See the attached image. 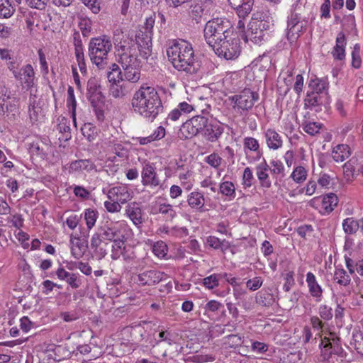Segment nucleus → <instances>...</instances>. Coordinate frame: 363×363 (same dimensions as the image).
I'll list each match as a JSON object with an SVG mask.
<instances>
[{"mask_svg":"<svg viewBox=\"0 0 363 363\" xmlns=\"http://www.w3.org/2000/svg\"><path fill=\"white\" fill-rule=\"evenodd\" d=\"M167 55L173 67L189 75L198 74L201 69V61L195 55L192 45L184 40H173L167 48Z\"/></svg>","mask_w":363,"mask_h":363,"instance_id":"f257e3e1","label":"nucleus"},{"mask_svg":"<svg viewBox=\"0 0 363 363\" xmlns=\"http://www.w3.org/2000/svg\"><path fill=\"white\" fill-rule=\"evenodd\" d=\"M131 106L135 113L151 122L163 111L158 92L154 87L147 85H142L135 91Z\"/></svg>","mask_w":363,"mask_h":363,"instance_id":"f03ea898","label":"nucleus"},{"mask_svg":"<svg viewBox=\"0 0 363 363\" xmlns=\"http://www.w3.org/2000/svg\"><path fill=\"white\" fill-rule=\"evenodd\" d=\"M166 23V18L162 12H153L145 19L143 30H140L136 33L137 45L139 46L140 56L143 59H147L152 53V38L153 35L154 26L160 25L161 28Z\"/></svg>","mask_w":363,"mask_h":363,"instance_id":"7ed1b4c3","label":"nucleus"},{"mask_svg":"<svg viewBox=\"0 0 363 363\" xmlns=\"http://www.w3.org/2000/svg\"><path fill=\"white\" fill-rule=\"evenodd\" d=\"M110 36L102 35L90 40L88 54L92 64L99 69H105L108 65V53L112 50Z\"/></svg>","mask_w":363,"mask_h":363,"instance_id":"20e7f679","label":"nucleus"},{"mask_svg":"<svg viewBox=\"0 0 363 363\" xmlns=\"http://www.w3.org/2000/svg\"><path fill=\"white\" fill-rule=\"evenodd\" d=\"M230 22L225 18H215L207 21L203 36L207 44L213 48L225 38H229Z\"/></svg>","mask_w":363,"mask_h":363,"instance_id":"39448f33","label":"nucleus"},{"mask_svg":"<svg viewBox=\"0 0 363 363\" xmlns=\"http://www.w3.org/2000/svg\"><path fill=\"white\" fill-rule=\"evenodd\" d=\"M140 55L138 50L134 52H128L118 56V62L123 69L124 80L131 83H136L139 81L140 74V61L138 59Z\"/></svg>","mask_w":363,"mask_h":363,"instance_id":"423d86ee","label":"nucleus"},{"mask_svg":"<svg viewBox=\"0 0 363 363\" xmlns=\"http://www.w3.org/2000/svg\"><path fill=\"white\" fill-rule=\"evenodd\" d=\"M113 40L117 52V56L128 52H134L137 50H139L136 39L134 40L130 37L129 34L125 33L124 28L119 26H114L113 29Z\"/></svg>","mask_w":363,"mask_h":363,"instance_id":"0eeeda50","label":"nucleus"},{"mask_svg":"<svg viewBox=\"0 0 363 363\" xmlns=\"http://www.w3.org/2000/svg\"><path fill=\"white\" fill-rule=\"evenodd\" d=\"M212 49L219 57L227 60H235L241 52L240 40L238 38H225Z\"/></svg>","mask_w":363,"mask_h":363,"instance_id":"6e6552de","label":"nucleus"},{"mask_svg":"<svg viewBox=\"0 0 363 363\" xmlns=\"http://www.w3.org/2000/svg\"><path fill=\"white\" fill-rule=\"evenodd\" d=\"M308 21L303 17L300 13L292 12L288 18L286 38L290 43H293L302 35L307 29Z\"/></svg>","mask_w":363,"mask_h":363,"instance_id":"1a4fd4ad","label":"nucleus"},{"mask_svg":"<svg viewBox=\"0 0 363 363\" xmlns=\"http://www.w3.org/2000/svg\"><path fill=\"white\" fill-rule=\"evenodd\" d=\"M168 278V275L164 272L155 269H150L139 272L134 280L139 286H152L167 281Z\"/></svg>","mask_w":363,"mask_h":363,"instance_id":"9d476101","label":"nucleus"},{"mask_svg":"<svg viewBox=\"0 0 363 363\" xmlns=\"http://www.w3.org/2000/svg\"><path fill=\"white\" fill-rule=\"evenodd\" d=\"M259 98V96L257 91H253L250 89H245L239 94L233 96L232 101L235 104V108L242 111H249Z\"/></svg>","mask_w":363,"mask_h":363,"instance_id":"9b49d317","label":"nucleus"},{"mask_svg":"<svg viewBox=\"0 0 363 363\" xmlns=\"http://www.w3.org/2000/svg\"><path fill=\"white\" fill-rule=\"evenodd\" d=\"M13 77L21 82L23 88L31 89L35 84V73L30 64L23 65L18 70H13Z\"/></svg>","mask_w":363,"mask_h":363,"instance_id":"f8f14e48","label":"nucleus"},{"mask_svg":"<svg viewBox=\"0 0 363 363\" xmlns=\"http://www.w3.org/2000/svg\"><path fill=\"white\" fill-rule=\"evenodd\" d=\"M330 102L328 94H320L317 92L308 93L304 99L305 106L315 111H321L322 107L327 108Z\"/></svg>","mask_w":363,"mask_h":363,"instance_id":"ddd939ff","label":"nucleus"},{"mask_svg":"<svg viewBox=\"0 0 363 363\" xmlns=\"http://www.w3.org/2000/svg\"><path fill=\"white\" fill-rule=\"evenodd\" d=\"M142 184L143 186H149L152 188L160 186L161 181L155 170L153 164L147 162L143 166L141 172Z\"/></svg>","mask_w":363,"mask_h":363,"instance_id":"4468645a","label":"nucleus"},{"mask_svg":"<svg viewBox=\"0 0 363 363\" xmlns=\"http://www.w3.org/2000/svg\"><path fill=\"white\" fill-rule=\"evenodd\" d=\"M88 235L84 238L79 235L71 234L69 239V247L72 255L77 259L82 258L88 247L87 242Z\"/></svg>","mask_w":363,"mask_h":363,"instance_id":"2eb2a0df","label":"nucleus"},{"mask_svg":"<svg viewBox=\"0 0 363 363\" xmlns=\"http://www.w3.org/2000/svg\"><path fill=\"white\" fill-rule=\"evenodd\" d=\"M251 21L255 22L254 29H259L264 33H267L274 28L273 17L269 13L256 12L254 13Z\"/></svg>","mask_w":363,"mask_h":363,"instance_id":"dca6fc26","label":"nucleus"},{"mask_svg":"<svg viewBox=\"0 0 363 363\" xmlns=\"http://www.w3.org/2000/svg\"><path fill=\"white\" fill-rule=\"evenodd\" d=\"M224 132V125L212 119H208L203 133V138L208 142L214 143L219 140Z\"/></svg>","mask_w":363,"mask_h":363,"instance_id":"f3484780","label":"nucleus"},{"mask_svg":"<svg viewBox=\"0 0 363 363\" xmlns=\"http://www.w3.org/2000/svg\"><path fill=\"white\" fill-rule=\"evenodd\" d=\"M10 96H4L0 98V116H4L7 120L13 121L18 113V107L14 101H9Z\"/></svg>","mask_w":363,"mask_h":363,"instance_id":"a211bd4d","label":"nucleus"},{"mask_svg":"<svg viewBox=\"0 0 363 363\" xmlns=\"http://www.w3.org/2000/svg\"><path fill=\"white\" fill-rule=\"evenodd\" d=\"M107 196L110 200H116L121 203H125L132 198L130 189L124 185L111 188L108 191Z\"/></svg>","mask_w":363,"mask_h":363,"instance_id":"6ab92c4d","label":"nucleus"},{"mask_svg":"<svg viewBox=\"0 0 363 363\" xmlns=\"http://www.w3.org/2000/svg\"><path fill=\"white\" fill-rule=\"evenodd\" d=\"M270 169L269 165L265 159L256 166V175L262 188L269 189L272 186V181L269 178L268 171Z\"/></svg>","mask_w":363,"mask_h":363,"instance_id":"aec40b11","label":"nucleus"},{"mask_svg":"<svg viewBox=\"0 0 363 363\" xmlns=\"http://www.w3.org/2000/svg\"><path fill=\"white\" fill-rule=\"evenodd\" d=\"M265 143L269 150H277L283 146L281 135L274 128H267L264 133Z\"/></svg>","mask_w":363,"mask_h":363,"instance_id":"412c9836","label":"nucleus"},{"mask_svg":"<svg viewBox=\"0 0 363 363\" xmlns=\"http://www.w3.org/2000/svg\"><path fill=\"white\" fill-rule=\"evenodd\" d=\"M239 18H246L252 11L253 0H228Z\"/></svg>","mask_w":363,"mask_h":363,"instance_id":"4be33fe9","label":"nucleus"},{"mask_svg":"<svg viewBox=\"0 0 363 363\" xmlns=\"http://www.w3.org/2000/svg\"><path fill=\"white\" fill-rule=\"evenodd\" d=\"M306 283L310 294L315 298L316 301H320L323 296V289L318 283L315 276L312 272L307 273Z\"/></svg>","mask_w":363,"mask_h":363,"instance_id":"5701e85b","label":"nucleus"},{"mask_svg":"<svg viewBox=\"0 0 363 363\" xmlns=\"http://www.w3.org/2000/svg\"><path fill=\"white\" fill-rule=\"evenodd\" d=\"M186 201L191 208L199 212L204 211L205 198L201 192L198 191L191 192L187 196Z\"/></svg>","mask_w":363,"mask_h":363,"instance_id":"b1692460","label":"nucleus"},{"mask_svg":"<svg viewBox=\"0 0 363 363\" xmlns=\"http://www.w3.org/2000/svg\"><path fill=\"white\" fill-rule=\"evenodd\" d=\"M255 22L250 21L247 30L242 35V39L245 42L251 41L255 44H259L264 40L266 34L258 28L257 30L254 29L252 25L255 26Z\"/></svg>","mask_w":363,"mask_h":363,"instance_id":"393cba45","label":"nucleus"},{"mask_svg":"<svg viewBox=\"0 0 363 363\" xmlns=\"http://www.w3.org/2000/svg\"><path fill=\"white\" fill-rule=\"evenodd\" d=\"M125 213L135 225H140L143 223L142 210L140 204L133 202L126 206Z\"/></svg>","mask_w":363,"mask_h":363,"instance_id":"a878e982","label":"nucleus"},{"mask_svg":"<svg viewBox=\"0 0 363 363\" xmlns=\"http://www.w3.org/2000/svg\"><path fill=\"white\" fill-rule=\"evenodd\" d=\"M96 169V165L91 160H77L69 164V171L71 172H91Z\"/></svg>","mask_w":363,"mask_h":363,"instance_id":"bb28decb","label":"nucleus"},{"mask_svg":"<svg viewBox=\"0 0 363 363\" xmlns=\"http://www.w3.org/2000/svg\"><path fill=\"white\" fill-rule=\"evenodd\" d=\"M87 97L94 106L102 98L100 86L97 85L95 79H90L87 82Z\"/></svg>","mask_w":363,"mask_h":363,"instance_id":"cd10ccee","label":"nucleus"},{"mask_svg":"<svg viewBox=\"0 0 363 363\" xmlns=\"http://www.w3.org/2000/svg\"><path fill=\"white\" fill-rule=\"evenodd\" d=\"M345 45L346 40L345 34L342 32L339 33L336 38V45L334 47L332 55L335 60H342L345 57Z\"/></svg>","mask_w":363,"mask_h":363,"instance_id":"c85d7f7f","label":"nucleus"},{"mask_svg":"<svg viewBox=\"0 0 363 363\" xmlns=\"http://www.w3.org/2000/svg\"><path fill=\"white\" fill-rule=\"evenodd\" d=\"M351 155L350 148L347 145L340 144L336 145L332 151V157L337 162H342Z\"/></svg>","mask_w":363,"mask_h":363,"instance_id":"c756f323","label":"nucleus"},{"mask_svg":"<svg viewBox=\"0 0 363 363\" xmlns=\"http://www.w3.org/2000/svg\"><path fill=\"white\" fill-rule=\"evenodd\" d=\"M107 78L111 84L120 83L124 80L123 71H121L117 64L113 63L109 67V70L107 72Z\"/></svg>","mask_w":363,"mask_h":363,"instance_id":"7c9ffc66","label":"nucleus"},{"mask_svg":"<svg viewBox=\"0 0 363 363\" xmlns=\"http://www.w3.org/2000/svg\"><path fill=\"white\" fill-rule=\"evenodd\" d=\"M196 135V129H194L190 120H187L184 122L177 133V136L181 140L191 138Z\"/></svg>","mask_w":363,"mask_h":363,"instance_id":"2f4dec72","label":"nucleus"},{"mask_svg":"<svg viewBox=\"0 0 363 363\" xmlns=\"http://www.w3.org/2000/svg\"><path fill=\"white\" fill-rule=\"evenodd\" d=\"M243 147L245 151H251L256 153L257 157L259 159L262 155L258 140L252 137H245L243 140Z\"/></svg>","mask_w":363,"mask_h":363,"instance_id":"473e14b6","label":"nucleus"},{"mask_svg":"<svg viewBox=\"0 0 363 363\" xmlns=\"http://www.w3.org/2000/svg\"><path fill=\"white\" fill-rule=\"evenodd\" d=\"M338 199L337 196L333 193H330L323 196L322 199L323 213H330L337 206Z\"/></svg>","mask_w":363,"mask_h":363,"instance_id":"72a5a7b5","label":"nucleus"},{"mask_svg":"<svg viewBox=\"0 0 363 363\" xmlns=\"http://www.w3.org/2000/svg\"><path fill=\"white\" fill-rule=\"evenodd\" d=\"M98 230L101 234V237L104 240L109 242H112L119 235V230L118 228L115 226H101L98 229Z\"/></svg>","mask_w":363,"mask_h":363,"instance_id":"f704fd0d","label":"nucleus"},{"mask_svg":"<svg viewBox=\"0 0 363 363\" xmlns=\"http://www.w3.org/2000/svg\"><path fill=\"white\" fill-rule=\"evenodd\" d=\"M67 106L69 108V111L72 113V118L73 119V123L74 125H77L76 122V108H77V101L75 99L74 89L72 86H69L67 89Z\"/></svg>","mask_w":363,"mask_h":363,"instance_id":"c9c22d12","label":"nucleus"},{"mask_svg":"<svg viewBox=\"0 0 363 363\" xmlns=\"http://www.w3.org/2000/svg\"><path fill=\"white\" fill-rule=\"evenodd\" d=\"M36 104V95L30 92L28 104V114L30 120L33 123L38 120V111L40 108L37 107Z\"/></svg>","mask_w":363,"mask_h":363,"instance_id":"e433bc0d","label":"nucleus"},{"mask_svg":"<svg viewBox=\"0 0 363 363\" xmlns=\"http://www.w3.org/2000/svg\"><path fill=\"white\" fill-rule=\"evenodd\" d=\"M334 280L340 285L347 286L351 282L350 275L342 268H336Z\"/></svg>","mask_w":363,"mask_h":363,"instance_id":"4c0bfd02","label":"nucleus"},{"mask_svg":"<svg viewBox=\"0 0 363 363\" xmlns=\"http://www.w3.org/2000/svg\"><path fill=\"white\" fill-rule=\"evenodd\" d=\"M312 89L311 92L325 94L328 93V82L325 79H316L312 80L309 84Z\"/></svg>","mask_w":363,"mask_h":363,"instance_id":"58836bf2","label":"nucleus"},{"mask_svg":"<svg viewBox=\"0 0 363 363\" xmlns=\"http://www.w3.org/2000/svg\"><path fill=\"white\" fill-rule=\"evenodd\" d=\"M58 124L57 125V130L63 134L62 140H68L72 138L71 135V129L69 126V121L68 119L65 118H62L61 119H58Z\"/></svg>","mask_w":363,"mask_h":363,"instance_id":"ea45409f","label":"nucleus"},{"mask_svg":"<svg viewBox=\"0 0 363 363\" xmlns=\"http://www.w3.org/2000/svg\"><path fill=\"white\" fill-rule=\"evenodd\" d=\"M99 213L96 210L93 208L86 209L84 213V218L86 222V228L90 230L96 224Z\"/></svg>","mask_w":363,"mask_h":363,"instance_id":"a19ab883","label":"nucleus"},{"mask_svg":"<svg viewBox=\"0 0 363 363\" xmlns=\"http://www.w3.org/2000/svg\"><path fill=\"white\" fill-rule=\"evenodd\" d=\"M190 121L193 124L194 129H196L197 134L199 133H201L203 135L206 124L208 121V118L202 116H196L191 118Z\"/></svg>","mask_w":363,"mask_h":363,"instance_id":"79ce46f5","label":"nucleus"},{"mask_svg":"<svg viewBox=\"0 0 363 363\" xmlns=\"http://www.w3.org/2000/svg\"><path fill=\"white\" fill-rule=\"evenodd\" d=\"M307 170L302 166L295 167L291 174V178L298 184L303 183L307 178Z\"/></svg>","mask_w":363,"mask_h":363,"instance_id":"37998d69","label":"nucleus"},{"mask_svg":"<svg viewBox=\"0 0 363 363\" xmlns=\"http://www.w3.org/2000/svg\"><path fill=\"white\" fill-rule=\"evenodd\" d=\"M342 228L345 233L354 234L359 229V220L353 218H347L343 220Z\"/></svg>","mask_w":363,"mask_h":363,"instance_id":"c03bdc74","label":"nucleus"},{"mask_svg":"<svg viewBox=\"0 0 363 363\" xmlns=\"http://www.w3.org/2000/svg\"><path fill=\"white\" fill-rule=\"evenodd\" d=\"M168 247L163 241H157L152 245V252L158 258H164L167 255Z\"/></svg>","mask_w":363,"mask_h":363,"instance_id":"a18cd8bd","label":"nucleus"},{"mask_svg":"<svg viewBox=\"0 0 363 363\" xmlns=\"http://www.w3.org/2000/svg\"><path fill=\"white\" fill-rule=\"evenodd\" d=\"M13 12L14 9L9 0H0V18H9Z\"/></svg>","mask_w":363,"mask_h":363,"instance_id":"49530a36","label":"nucleus"},{"mask_svg":"<svg viewBox=\"0 0 363 363\" xmlns=\"http://www.w3.org/2000/svg\"><path fill=\"white\" fill-rule=\"evenodd\" d=\"M124 236L123 238H120L119 236L114 239L112 245L113 252L111 255V257L113 259H117L122 252V250L125 248V242L123 240Z\"/></svg>","mask_w":363,"mask_h":363,"instance_id":"de8ad7c7","label":"nucleus"},{"mask_svg":"<svg viewBox=\"0 0 363 363\" xmlns=\"http://www.w3.org/2000/svg\"><path fill=\"white\" fill-rule=\"evenodd\" d=\"M220 192L230 198L235 197V188L233 182H224L220 184L219 186Z\"/></svg>","mask_w":363,"mask_h":363,"instance_id":"09e8293b","label":"nucleus"},{"mask_svg":"<svg viewBox=\"0 0 363 363\" xmlns=\"http://www.w3.org/2000/svg\"><path fill=\"white\" fill-rule=\"evenodd\" d=\"M242 344V337L238 335H229L223 338V345L226 347L236 348Z\"/></svg>","mask_w":363,"mask_h":363,"instance_id":"8fccbe9b","label":"nucleus"},{"mask_svg":"<svg viewBox=\"0 0 363 363\" xmlns=\"http://www.w3.org/2000/svg\"><path fill=\"white\" fill-rule=\"evenodd\" d=\"M158 213L164 216L167 219L172 220L177 216L173 206L168 203H162L159 206Z\"/></svg>","mask_w":363,"mask_h":363,"instance_id":"3c124183","label":"nucleus"},{"mask_svg":"<svg viewBox=\"0 0 363 363\" xmlns=\"http://www.w3.org/2000/svg\"><path fill=\"white\" fill-rule=\"evenodd\" d=\"M81 130L83 135L89 141L94 140L97 133L96 127L90 123H84L82 127Z\"/></svg>","mask_w":363,"mask_h":363,"instance_id":"603ef678","label":"nucleus"},{"mask_svg":"<svg viewBox=\"0 0 363 363\" xmlns=\"http://www.w3.org/2000/svg\"><path fill=\"white\" fill-rule=\"evenodd\" d=\"M120 83L113 84L110 87L111 95L117 99L125 96L128 94L127 89Z\"/></svg>","mask_w":363,"mask_h":363,"instance_id":"864d4df0","label":"nucleus"},{"mask_svg":"<svg viewBox=\"0 0 363 363\" xmlns=\"http://www.w3.org/2000/svg\"><path fill=\"white\" fill-rule=\"evenodd\" d=\"M207 243L211 247L223 250L228 247L229 244L225 240H220L215 236H210L207 239Z\"/></svg>","mask_w":363,"mask_h":363,"instance_id":"5fc2aeb1","label":"nucleus"},{"mask_svg":"<svg viewBox=\"0 0 363 363\" xmlns=\"http://www.w3.org/2000/svg\"><path fill=\"white\" fill-rule=\"evenodd\" d=\"M271 172L272 174L284 177L285 176V167L280 160H272L270 162Z\"/></svg>","mask_w":363,"mask_h":363,"instance_id":"6e6d98bb","label":"nucleus"},{"mask_svg":"<svg viewBox=\"0 0 363 363\" xmlns=\"http://www.w3.org/2000/svg\"><path fill=\"white\" fill-rule=\"evenodd\" d=\"M220 274H213L203 279V285L208 289H213L218 286Z\"/></svg>","mask_w":363,"mask_h":363,"instance_id":"4d7b16f0","label":"nucleus"},{"mask_svg":"<svg viewBox=\"0 0 363 363\" xmlns=\"http://www.w3.org/2000/svg\"><path fill=\"white\" fill-rule=\"evenodd\" d=\"M222 158L216 152H213L205 158V162L211 167L218 169L222 163Z\"/></svg>","mask_w":363,"mask_h":363,"instance_id":"13d9d810","label":"nucleus"},{"mask_svg":"<svg viewBox=\"0 0 363 363\" xmlns=\"http://www.w3.org/2000/svg\"><path fill=\"white\" fill-rule=\"evenodd\" d=\"M359 52L360 46L359 45L356 44L352 52V66L355 69L359 68L362 64Z\"/></svg>","mask_w":363,"mask_h":363,"instance_id":"bf43d9fd","label":"nucleus"},{"mask_svg":"<svg viewBox=\"0 0 363 363\" xmlns=\"http://www.w3.org/2000/svg\"><path fill=\"white\" fill-rule=\"evenodd\" d=\"M254 179L252 171L250 167L245 168L242 174V185L245 188H249L252 185V181Z\"/></svg>","mask_w":363,"mask_h":363,"instance_id":"052dcab7","label":"nucleus"},{"mask_svg":"<svg viewBox=\"0 0 363 363\" xmlns=\"http://www.w3.org/2000/svg\"><path fill=\"white\" fill-rule=\"evenodd\" d=\"M203 9H201L199 5L194 1L191 6H190V11L189 13L193 19L198 21L201 19L202 16L205 13L203 10Z\"/></svg>","mask_w":363,"mask_h":363,"instance_id":"680f3d73","label":"nucleus"},{"mask_svg":"<svg viewBox=\"0 0 363 363\" xmlns=\"http://www.w3.org/2000/svg\"><path fill=\"white\" fill-rule=\"evenodd\" d=\"M256 301L261 306H269L273 302L272 296L268 293H259L256 297Z\"/></svg>","mask_w":363,"mask_h":363,"instance_id":"e2e57ef3","label":"nucleus"},{"mask_svg":"<svg viewBox=\"0 0 363 363\" xmlns=\"http://www.w3.org/2000/svg\"><path fill=\"white\" fill-rule=\"evenodd\" d=\"M189 235V230L186 227L174 226L172 227L169 231V235L177 238H184Z\"/></svg>","mask_w":363,"mask_h":363,"instance_id":"0e129e2a","label":"nucleus"},{"mask_svg":"<svg viewBox=\"0 0 363 363\" xmlns=\"http://www.w3.org/2000/svg\"><path fill=\"white\" fill-rule=\"evenodd\" d=\"M91 21L88 18H84L81 20V21L79 23V27L80 28V30L84 37H87L89 35V33L91 30Z\"/></svg>","mask_w":363,"mask_h":363,"instance_id":"69168bd1","label":"nucleus"},{"mask_svg":"<svg viewBox=\"0 0 363 363\" xmlns=\"http://www.w3.org/2000/svg\"><path fill=\"white\" fill-rule=\"evenodd\" d=\"M320 128L321 125L315 122L306 123L303 125V130H305V132L311 135H314L316 133H319Z\"/></svg>","mask_w":363,"mask_h":363,"instance_id":"338daca9","label":"nucleus"},{"mask_svg":"<svg viewBox=\"0 0 363 363\" xmlns=\"http://www.w3.org/2000/svg\"><path fill=\"white\" fill-rule=\"evenodd\" d=\"M318 313L321 318L325 320H330L333 318V309L326 305H320L318 308Z\"/></svg>","mask_w":363,"mask_h":363,"instance_id":"774afa93","label":"nucleus"}]
</instances>
